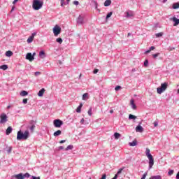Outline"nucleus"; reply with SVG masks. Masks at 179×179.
Masks as SVG:
<instances>
[{
  "mask_svg": "<svg viewBox=\"0 0 179 179\" xmlns=\"http://www.w3.org/2000/svg\"><path fill=\"white\" fill-rule=\"evenodd\" d=\"M30 136V133L29 130H26L24 133L22 131H19L17 133V141H27V139Z\"/></svg>",
  "mask_w": 179,
  "mask_h": 179,
  "instance_id": "1",
  "label": "nucleus"
},
{
  "mask_svg": "<svg viewBox=\"0 0 179 179\" xmlns=\"http://www.w3.org/2000/svg\"><path fill=\"white\" fill-rule=\"evenodd\" d=\"M145 155L149 159V168L152 169V167H153V164H155V159H153V156L150 154V150L149 148H146Z\"/></svg>",
  "mask_w": 179,
  "mask_h": 179,
  "instance_id": "2",
  "label": "nucleus"
},
{
  "mask_svg": "<svg viewBox=\"0 0 179 179\" xmlns=\"http://www.w3.org/2000/svg\"><path fill=\"white\" fill-rule=\"evenodd\" d=\"M43 1L41 0H34L32 3V7L34 10H38L43 8Z\"/></svg>",
  "mask_w": 179,
  "mask_h": 179,
  "instance_id": "3",
  "label": "nucleus"
},
{
  "mask_svg": "<svg viewBox=\"0 0 179 179\" xmlns=\"http://www.w3.org/2000/svg\"><path fill=\"white\" fill-rule=\"evenodd\" d=\"M168 86H169V83H162L161 87L157 88V92L158 94H162V93H164V92H166V90H167Z\"/></svg>",
  "mask_w": 179,
  "mask_h": 179,
  "instance_id": "4",
  "label": "nucleus"
},
{
  "mask_svg": "<svg viewBox=\"0 0 179 179\" xmlns=\"http://www.w3.org/2000/svg\"><path fill=\"white\" fill-rule=\"evenodd\" d=\"M53 125L55 128H61L64 125V122L59 119H57L53 121Z\"/></svg>",
  "mask_w": 179,
  "mask_h": 179,
  "instance_id": "5",
  "label": "nucleus"
},
{
  "mask_svg": "<svg viewBox=\"0 0 179 179\" xmlns=\"http://www.w3.org/2000/svg\"><path fill=\"white\" fill-rule=\"evenodd\" d=\"M53 33L55 37H57L59 34H61V27L55 25L53 28Z\"/></svg>",
  "mask_w": 179,
  "mask_h": 179,
  "instance_id": "6",
  "label": "nucleus"
},
{
  "mask_svg": "<svg viewBox=\"0 0 179 179\" xmlns=\"http://www.w3.org/2000/svg\"><path fill=\"white\" fill-rule=\"evenodd\" d=\"M8 121V116L5 113H1L0 115V124H5Z\"/></svg>",
  "mask_w": 179,
  "mask_h": 179,
  "instance_id": "7",
  "label": "nucleus"
},
{
  "mask_svg": "<svg viewBox=\"0 0 179 179\" xmlns=\"http://www.w3.org/2000/svg\"><path fill=\"white\" fill-rule=\"evenodd\" d=\"M26 59H28L30 62H33V61H34V57L29 52L27 54Z\"/></svg>",
  "mask_w": 179,
  "mask_h": 179,
  "instance_id": "8",
  "label": "nucleus"
},
{
  "mask_svg": "<svg viewBox=\"0 0 179 179\" xmlns=\"http://www.w3.org/2000/svg\"><path fill=\"white\" fill-rule=\"evenodd\" d=\"M36 33H33L32 35L31 36H29L27 39V43H33V40H34V36H36Z\"/></svg>",
  "mask_w": 179,
  "mask_h": 179,
  "instance_id": "9",
  "label": "nucleus"
},
{
  "mask_svg": "<svg viewBox=\"0 0 179 179\" xmlns=\"http://www.w3.org/2000/svg\"><path fill=\"white\" fill-rule=\"evenodd\" d=\"M14 178L16 179H24V176H23V173H20L13 176Z\"/></svg>",
  "mask_w": 179,
  "mask_h": 179,
  "instance_id": "10",
  "label": "nucleus"
},
{
  "mask_svg": "<svg viewBox=\"0 0 179 179\" xmlns=\"http://www.w3.org/2000/svg\"><path fill=\"white\" fill-rule=\"evenodd\" d=\"M130 106H131L133 110H136V105L135 104V101L134 99L130 100Z\"/></svg>",
  "mask_w": 179,
  "mask_h": 179,
  "instance_id": "11",
  "label": "nucleus"
},
{
  "mask_svg": "<svg viewBox=\"0 0 179 179\" xmlns=\"http://www.w3.org/2000/svg\"><path fill=\"white\" fill-rule=\"evenodd\" d=\"M77 23H78V24H83L85 23L83 21V17L79 16L77 20Z\"/></svg>",
  "mask_w": 179,
  "mask_h": 179,
  "instance_id": "12",
  "label": "nucleus"
},
{
  "mask_svg": "<svg viewBox=\"0 0 179 179\" xmlns=\"http://www.w3.org/2000/svg\"><path fill=\"white\" fill-rule=\"evenodd\" d=\"M45 92V90L44 88L41 89L38 93V96H39V97H43V96L44 95V93Z\"/></svg>",
  "mask_w": 179,
  "mask_h": 179,
  "instance_id": "13",
  "label": "nucleus"
},
{
  "mask_svg": "<svg viewBox=\"0 0 179 179\" xmlns=\"http://www.w3.org/2000/svg\"><path fill=\"white\" fill-rule=\"evenodd\" d=\"M136 132H143V127L142 126L138 125L136 127Z\"/></svg>",
  "mask_w": 179,
  "mask_h": 179,
  "instance_id": "14",
  "label": "nucleus"
},
{
  "mask_svg": "<svg viewBox=\"0 0 179 179\" xmlns=\"http://www.w3.org/2000/svg\"><path fill=\"white\" fill-rule=\"evenodd\" d=\"M13 129L12 127H8L6 130V135H10L12 133Z\"/></svg>",
  "mask_w": 179,
  "mask_h": 179,
  "instance_id": "15",
  "label": "nucleus"
},
{
  "mask_svg": "<svg viewBox=\"0 0 179 179\" xmlns=\"http://www.w3.org/2000/svg\"><path fill=\"white\" fill-rule=\"evenodd\" d=\"M82 107H83V103H80L79 106H78L77 109H76V113H80L82 111Z\"/></svg>",
  "mask_w": 179,
  "mask_h": 179,
  "instance_id": "16",
  "label": "nucleus"
},
{
  "mask_svg": "<svg viewBox=\"0 0 179 179\" xmlns=\"http://www.w3.org/2000/svg\"><path fill=\"white\" fill-rule=\"evenodd\" d=\"M39 57L42 58V59L45 58V52H44V50H42L39 52Z\"/></svg>",
  "mask_w": 179,
  "mask_h": 179,
  "instance_id": "17",
  "label": "nucleus"
},
{
  "mask_svg": "<svg viewBox=\"0 0 179 179\" xmlns=\"http://www.w3.org/2000/svg\"><path fill=\"white\" fill-rule=\"evenodd\" d=\"M13 55V52L10 50H8L6 52V57H12Z\"/></svg>",
  "mask_w": 179,
  "mask_h": 179,
  "instance_id": "18",
  "label": "nucleus"
},
{
  "mask_svg": "<svg viewBox=\"0 0 179 179\" xmlns=\"http://www.w3.org/2000/svg\"><path fill=\"white\" fill-rule=\"evenodd\" d=\"M173 9H179V3H174L172 6Z\"/></svg>",
  "mask_w": 179,
  "mask_h": 179,
  "instance_id": "19",
  "label": "nucleus"
},
{
  "mask_svg": "<svg viewBox=\"0 0 179 179\" xmlns=\"http://www.w3.org/2000/svg\"><path fill=\"white\" fill-rule=\"evenodd\" d=\"M61 134H62V131H61V130H57V131H55L53 135L54 136H59V135H61Z\"/></svg>",
  "mask_w": 179,
  "mask_h": 179,
  "instance_id": "20",
  "label": "nucleus"
},
{
  "mask_svg": "<svg viewBox=\"0 0 179 179\" xmlns=\"http://www.w3.org/2000/svg\"><path fill=\"white\" fill-rule=\"evenodd\" d=\"M89 99V94L88 93H85L83 95V100H87Z\"/></svg>",
  "mask_w": 179,
  "mask_h": 179,
  "instance_id": "21",
  "label": "nucleus"
},
{
  "mask_svg": "<svg viewBox=\"0 0 179 179\" xmlns=\"http://www.w3.org/2000/svg\"><path fill=\"white\" fill-rule=\"evenodd\" d=\"M111 5V0H106L104 2V6H110Z\"/></svg>",
  "mask_w": 179,
  "mask_h": 179,
  "instance_id": "22",
  "label": "nucleus"
},
{
  "mask_svg": "<svg viewBox=\"0 0 179 179\" xmlns=\"http://www.w3.org/2000/svg\"><path fill=\"white\" fill-rule=\"evenodd\" d=\"M27 94H29V92H27V91H22L20 93V95L22 96V97L24 96H27Z\"/></svg>",
  "mask_w": 179,
  "mask_h": 179,
  "instance_id": "23",
  "label": "nucleus"
},
{
  "mask_svg": "<svg viewBox=\"0 0 179 179\" xmlns=\"http://www.w3.org/2000/svg\"><path fill=\"white\" fill-rule=\"evenodd\" d=\"M0 69H3V71H6V69H8V65L4 64L0 66Z\"/></svg>",
  "mask_w": 179,
  "mask_h": 179,
  "instance_id": "24",
  "label": "nucleus"
},
{
  "mask_svg": "<svg viewBox=\"0 0 179 179\" xmlns=\"http://www.w3.org/2000/svg\"><path fill=\"white\" fill-rule=\"evenodd\" d=\"M136 118L137 117L132 114L129 115V120H136Z\"/></svg>",
  "mask_w": 179,
  "mask_h": 179,
  "instance_id": "25",
  "label": "nucleus"
},
{
  "mask_svg": "<svg viewBox=\"0 0 179 179\" xmlns=\"http://www.w3.org/2000/svg\"><path fill=\"white\" fill-rule=\"evenodd\" d=\"M149 179H162L161 176H151Z\"/></svg>",
  "mask_w": 179,
  "mask_h": 179,
  "instance_id": "26",
  "label": "nucleus"
},
{
  "mask_svg": "<svg viewBox=\"0 0 179 179\" xmlns=\"http://www.w3.org/2000/svg\"><path fill=\"white\" fill-rule=\"evenodd\" d=\"M136 145H137L136 140H134L133 142L129 143V146H136Z\"/></svg>",
  "mask_w": 179,
  "mask_h": 179,
  "instance_id": "27",
  "label": "nucleus"
},
{
  "mask_svg": "<svg viewBox=\"0 0 179 179\" xmlns=\"http://www.w3.org/2000/svg\"><path fill=\"white\" fill-rule=\"evenodd\" d=\"M132 16H134V14L132 13H129V12H127L126 13V17H132Z\"/></svg>",
  "mask_w": 179,
  "mask_h": 179,
  "instance_id": "28",
  "label": "nucleus"
},
{
  "mask_svg": "<svg viewBox=\"0 0 179 179\" xmlns=\"http://www.w3.org/2000/svg\"><path fill=\"white\" fill-rule=\"evenodd\" d=\"M114 136L116 139H118L121 137V134H120V133H115Z\"/></svg>",
  "mask_w": 179,
  "mask_h": 179,
  "instance_id": "29",
  "label": "nucleus"
},
{
  "mask_svg": "<svg viewBox=\"0 0 179 179\" xmlns=\"http://www.w3.org/2000/svg\"><path fill=\"white\" fill-rule=\"evenodd\" d=\"M30 131H31V132L34 131V129L36 128V125L32 124L31 127H29Z\"/></svg>",
  "mask_w": 179,
  "mask_h": 179,
  "instance_id": "30",
  "label": "nucleus"
},
{
  "mask_svg": "<svg viewBox=\"0 0 179 179\" xmlns=\"http://www.w3.org/2000/svg\"><path fill=\"white\" fill-rule=\"evenodd\" d=\"M57 43H59V44H62V38H57L56 39Z\"/></svg>",
  "mask_w": 179,
  "mask_h": 179,
  "instance_id": "31",
  "label": "nucleus"
},
{
  "mask_svg": "<svg viewBox=\"0 0 179 179\" xmlns=\"http://www.w3.org/2000/svg\"><path fill=\"white\" fill-rule=\"evenodd\" d=\"M144 66H145V68H148V66H149V61H148V59L145 60Z\"/></svg>",
  "mask_w": 179,
  "mask_h": 179,
  "instance_id": "32",
  "label": "nucleus"
},
{
  "mask_svg": "<svg viewBox=\"0 0 179 179\" xmlns=\"http://www.w3.org/2000/svg\"><path fill=\"white\" fill-rule=\"evenodd\" d=\"M73 149V145H68L66 150H72Z\"/></svg>",
  "mask_w": 179,
  "mask_h": 179,
  "instance_id": "33",
  "label": "nucleus"
},
{
  "mask_svg": "<svg viewBox=\"0 0 179 179\" xmlns=\"http://www.w3.org/2000/svg\"><path fill=\"white\" fill-rule=\"evenodd\" d=\"M111 16H113V12H110L109 13L107 14L106 20L108 19L109 17H111Z\"/></svg>",
  "mask_w": 179,
  "mask_h": 179,
  "instance_id": "34",
  "label": "nucleus"
},
{
  "mask_svg": "<svg viewBox=\"0 0 179 179\" xmlns=\"http://www.w3.org/2000/svg\"><path fill=\"white\" fill-rule=\"evenodd\" d=\"M159 55H160V53L153 54V55H152V57H153L154 59H156V58H157V57H159Z\"/></svg>",
  "mask_w": 179,
  "mask_h": 179,
  "instance_id": "35",
  "label": "nucleus"
},
{
  "mask_svg": "<svg viewBox=\"0 0 179 179\" xmlns=\"http://www.w3.org/2000/svg\"><path fill=\"white\" fill-rule=\"evenodd\" d=\"M24 178H29L30 177V174L29 173H26L25 174L23 175Z\"/></svg>",
  "mask_w": 179,
  "mask_h": 179,
  "instance_id": "36",
  "label": "nucleus"
},
{
  "mask_svg": "<svg viewBox=\"0 0 179 179\" xmlns=\"http://www.w3.org/2000/svg\"><path fill=\"white\" fill-rule=\"evenodd\" d=\"M122 170H124V168H122V169H119L116 176H118V175L121 174L122 173Z\"/></svg>",
  "mask_w": 179,
  "mask_h": 179,
  "instance_id": "37",
  "label": "nucleus"
},
{
  "mask_svg": "<svg viewBox=\"0 0 179 179\" xmlns=\"http://www.w3.org/2000/svg\"><path fill=\"white\" fill-rule=\"evenodd\" d=\"M92 108H90V109L88 110V115H90L91 117V115H92Z\"/></svg>",
  "mask_w": 179,
  "mask_h": 179,
  "instance_id": "38",
  "label": "nucleus"
},
{
  "mask_svg": "<svg viewBox=\"0 0 179 179\" xmlns=\"http://www.w3.org/2000/svg\"><path fill=\"white\" fill-rule=\"evenodd\" d=\"M156 37H162L163 36V33L159 32L155 34Z\"/></svg>",
  "mask_w": 179,
  "mask_h": 179,
  "instance_id": "39",
  "label": "nucleus"
},
{
  "mask_svg": "<svg viewBox=\"0 0 179 179\" xmlns=\"http://www.w3.org/2000/svg\"><path fill=\"white\" fill-rule=\"evenodd\" d=\"M169 176H173L174 174V170H171L168 172Z\"/></svg>",
  "mask_w": 179,
  "mask_h": 179,
  "instance_id": "40",
  "label": "nucleus"
},
{
  "mask_svg": "<svg viewBox=\"0 0 179 179\" xmlns=\"http://www.w3.org/2000/svg\"><path fill=\"white\" fill-rule=\"evenodd\" d=\"M120 89H121V86L117 85V86L115 87V90L116 92H118V90H120Z\"/></svg>",
  "mask_w": 179,
  "mask_h": 179,
  "instance_id": "41",
  "label": "nucleus"
},
{
  "mask_svg": "<svg viewBox=\"0 0 179 179\" xmlns=\"http://www.w3.org/2000/svg\"><path fill=\"white\" fill-rule=\"evenodd\" d=\"M27 101H28L27 99H24L22 100V103H23L24 104H27Z\"/></svg>",
  "mask_w": 179,
  "mask_h": 179,
  "instance_id": "42",
  "label": "nucleus"
},
{
  "mask_svg": "<svg viewBox=\"0 0 179 179\" xmlns=\"http://www.w3.org/2000/svg\"><path fill=\"white\" fill-rule=\"evenodd\" d=\"M61 1V6H64L65 5V0H60Z\"/></svg>",
  "mask_w": 179,
  "mask_h": 179,
  "instance_id": "43",
  "label": "nucleus"
},
{
  "mask_svg": "<svg viewBox=\"0 0 179 179\" xmlns=\"http://www.w3.org/2000/svg\"><path fill=\"white\" fill-rule=\"evenodd\" d=\"M156 49V48L155 47V46H151L150 48V51H153L154 50H155Z\"/></svg>",
  "mask_w": 179,
  "mask_h": 179,
  "instance_id": "44",
  "label": "nucleus"
},
{
  "mask_svg": "<svg viewBox=\"0 0 179 179\" xmlns=\"http://www.w3.org/2000/svg\"><path fill=\"white\" fill-rule=\"evenodd\" d=\"M146 176H148V173H144V174L143 175V177L141 178V179H145V178H146Z\"/></svg>",
  "mask_w": 179,
  "mask_h": 179,
  "instance_id": "45",
  "label": "nucleus"
},
{
  "mask_svg": "<svg viewBox=\"0 0 179 179\" xmlns=\"http://www.w3.org/2000/svg\"><path fill=\"white\" fill-rule=\"evenodd\" d=\"M98 72H99V69H94L93 73L96 74V73H97Z\"/></svg>",
  "mask_w": 179,
  "mask_h": 179,
  "instance_id": "46",
  "label": "nucleus"
},
{
  "mask_svg": "<svg viewBox=\"0 0 179 179\" xmlns=\"http://www.w3.org/2000/svg\"><path fill=\"white\" fill-rule=\"evenodd\" d=\"M73 5H79V1H73Z\"/></svg>",
  "mask_w": 179,
  "mask_h": 179,
  "instance_id": "47",
  "label": "nucleus"
},
{
  "mask_svg": "<svg viewBox=\"0 0 179 179\" xmlns=\"http://www.w3.org/2000/svg\"><path fill=\"white\" fill-rule=\"evenodd\" d=\"M84 122H85V119L84 118L81 119L80 123L81 124H84Z\"/></svg>",
  "mask_w": 179,
  "mask_h": 179,
  "instance_id": "48",
  "label": "nucleus"
},
{
  "mask_svg": "<svg viewBox=\"0 0 179 179\" xmlns=\"http://www.w3.org/2000/svg\"><path fill=\"white\" fill-rule=\"evenodd\" d=\"M117 178H118V176L117 175H115V176L112 179H117Z\"/></svg>",
  "mask_w": 179,
  "mask_h": 179,
  "instance_id": "49",
  "label": "nucleus"
},
{
  "mask_svg": "<svg viewBox=\"0 0 179 179\" xmlns=\"http://www.w3.org/2000/svg\"><path fill=\"white\" fill-rule=\"evenodd\" d=\"M66 141L65 140H62L59 141V143H65Z\"/></svg>",
  "mask_w": 179,
  "mask_h": 179,
  "instance_id": "50",
  "label": "nucleus"
},
{
  "mask_svg": "<svg viewBox=\"0 0 179 179\" xmlns=\"http://www.w3.org/2000/svg\"><path fill=\"white\" fill-rule=\"evenodd\" d=\"M38 75H40V72L36 71V72L35 73V76H38Z\"/></svg>",
  "mask_w": 179,
  "mask_h": 179,
  "instance_id": "51",
  "label": "nucleus"
},
{
  "mask_svg": "<svg viewBox=\"0 0 179 179\" xmlns=\"http://www.w3.org/2000/svg\"><path fill=\"white\" fill-rule=\"evenodd\" d=\"M150 49H149L148 50L145 51V54H149V52H150Z\"/></svg>",
  "mask_w": 179,
  "mask_h": 179,
  "instance_id": "52",
  "label": "nucleus"
},
{
  "mask_svg": "<svg viewBox=\"0 0 179 179\" xmlns=\"http://www.w3.org/2000/svg\"><path fill=\"white\" fill-rule=\"evenodd\" d=\"M16 2H19V0H14L13 2V5H15V3H16Z\"/></svg>",
  "mask_w": 179,
  "mask_h": 179,
  "instance_id": "53",
  "label": "nucleus"
},
{
  "mask_svg": "<svg viewBox=\"0 0 179 179\" xmlns=\"http://www.w3.org/2000/svg\"><path fill=\"white\" fill-rule=\"evenodd\" d=\"M176 179H179V171H178V173L176 174Z\"/></svg>",
  "mask_w": 179,
  "mask_h": 179,
  "instance_id": "54",
  "label": "nucleus"
},
{
  "mask_svg": "<svg viewBox=\"0 0 179 179\" xmlns=\"http://www.w3.org/2000/svg\"><path fill=\"white\" fill-rule=\"evenodd\" d=\"M32 178H33V179H40V177L33 176Z\"/></svg>",
  "mask_w": 179,
  "mask_h": 179,
  "instance_id": "55",
  "label": "nucleus"
},
{
  "mask_svg": "<svg viewBox=\"0 0 179 179\" xmlns=\"http://www.w3.org/2000/svg\"><path fill=\"white\" fill-rule=\"evenodd\" d=\"M158 124H157V122H154V127H157Z\"/></svg>",
  "mask_w": 179,
  "mask_h": 179,
  "instance_id": "56",
  "label": "nucleus"
},
{
  "mask_svg": "<svg viewBox=\"0 0 179 179\" xmlns=\"http://www.w3.org/2000/svg\"><path fill=\"white\" fill-rule=\"evenodd\" d=\"M13 10H15V6L12 7L11 12H13Z\"/></svg>",
  "mask_w": 179,
  "mask_h": 179,
  "instance_id": "57",
  "label": "nucleus"
},
{
  "mask_svg": "<svg viewBox=\"0 0 179 179\" xmlns=\"http://www.w3.org/2000/svg\"><path fill=\"white\" fill-rule=\"evenodd\" d=\"M59 149L60 150H62V149H64V147H63V146H60V147H59Z\"/></svg>",
  "mask_w": 179,
  "mask_h": 179,
  "instance_id": "58",
  "label": "nucleus"
},
{
  "mask_svg": "<svg viewBox=\"0 0 179 179\" xmlns=\"http://www.w3.org/2000/svg\"><path fill=\"white\" fill-rule=\"evenodd\" d=\"M113 113H114V110H110V114H113Z\"/></svg>",
  "mask_w": 179,
  "mask_h": 179,
  "instance_id": "59",
  "label": "nucleus"
},
{
  "mask_svg": "<svg viewBox=\"0 0 179 179\" xmlns=\"http://www.w3.org/2000/svg\"><path fill=\"white\" fill-rule=\"evenodd\" d=\"M95 6H96L95 8L97 9V3L96 2H95Z\"/></svg>",
  "mask_w": 179,
  "mask_h": 179,
  "instance_id": "60",
  "label": "nucleus"
},
{
  "mask_svg": "<svg viewBox=\"0 0 179 179\" xmlns=\"http://www.w3.org/2000/svg\"><path fill=\"white\" fill-rule=\"evenodd\" d=\"M166 2H167V0H163L164 3H166Z\"/></svg>",
  "mask_w": 179,
  "mask_h": 179,
  "instance_id": "61",
  "label": "nucleus"
},
{
  "mask_svg": "<svg viewBox=\"0 0 179 179\" xmlns=\"http://www.w3.org/2000/svg\"><path fill=\"white\" fill-rule=\"evenodd\" d=\"M34 55H36V52H34V53H33L32 57H34Z\"/></svg>",
  "mask_w": 179,
  "mask_h": 179,
  "instance_id": "62",
  "label": "nucleus"
},
{
  "mask_svg": "<svg viewBox=\"0 0 179 179\" xmlns=\"http://www.w3.org/2000/svg\"><path fill=\"white\" fill-rule=\"evenodd\" d=\"M131 36V33H128L127 36L129 37Z\"/></svg>",
  "mask_w": 179,
  "mask_h": 179,
  "instance_id": "63",
  "label": "nucleus"
},
{
  "mask_svg": "<svg viewBox=\"0 0 179 179\" xmlns=\"http://www.w3.org/2000/svg\"><path fill=\"white\" fill-rule=\"evenodd\" d=\"M67 1V3H69V2H71V0H66Z\"/></svg>",
  "mask_w": 179,
  "mask_h": 179,
  "instance_id": "64",
  "label": "nucleus"
}]
</instances>
